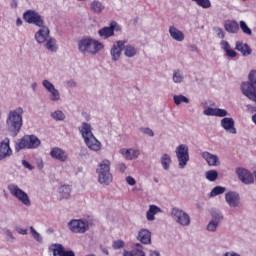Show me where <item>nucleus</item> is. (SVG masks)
I'll list each match as a JSON object with an SVG mask.
<instances>
[{
    "instance_id": "b1692460",
    "label": "nucleus",
    "mask_w": 256,
    "mask_h": 256,
    "mask_svg": "<svg viewBox=\"0 0 256 256\" xmlns=\"http://www.w3.org/2000/svg\"><path fill=\"white\" fill-rule=\"evenodd\" d=\"M235 49L236 51H239L244 57H247L252 53L251 47H249L246 43H243L241 41L236 42Z\"/></svg>"
},
{
    "instance_id": "7c9ffc66",
    "label": "nucleus",
    "mask_w": 256,
    "mask_h": 256,
    "mask_svg": "<svg viewBox=\"0 0 256 256\" xmlns=\"http://www.w3.org/2000/svg\"><path fill=\"white\" fill-rule=\"evenodd\" d=\"M60 200L69 199L71 197V186L70 185H62L59 188Z\"/></svg>"
},
{
    "instance_id": "774afa93",
    "label": "nucleus",
    "mask_w": 256,
    "mask_h": 256,
    "mask_svg": "<svg viewBox=\"0 0 256 256\" xmlns=\"http://www.w3.org/2000/svg\"><path fill=\"white\" fill-rule=\"evenodd\" d=\"M252 121H253V123H255V125H256V114H254V115L252 116Z\"/></svg>"
},
{
    "instance_id": "c756f323",
    "label": "nucleus",
    "mask_w": 256,
    "mask_h": 256,
    "mask_svg": "<svg viewBox=\"0 0 256 256\" xmlns=\"http://www.w3.org/2000/svg\"><path fill=\"white\" fill-rule=\"evenodd\" d=\"M98 35L101 39H109L110 37H114L115 33H113V29H111V26L103 27L98 31Z\"/></svg>"
},
{
    "instance_id": "5701e85b",
    "label": "nucleus",
    "mask_w": 256,
    "mask_h": 256,
    "mask_svg": "<svg viewBox=\"0 0 256 256\" xmlns=\"http://www.w3.org/2000/svg\"><path fill=\"white\" fill-rule=\"evenodd\" d=\"M170 37L174 39V41H184L185 40V34L179 29H177L175 26H170L169 28Z\"/></svg>"
},
{
    "instance_id": "f3484780",
    "label": "nucleus",
    "mask_w": 256,
    "mask_h": 256,
    "mask_svg": "<svg viewBox=\"0 0 256 256\" xmlns=\"http://www.w3.org/2000/svg\"><path fill=\"white\" fill-rule=\"evenodd\" d=\"M225 199L230 207H239V202L241 201L239 193L230 191L225 194Z\"/></svg>"
},
{
    "instance_id": "4d7b16f0",
    "label": "nucleus",
    "mask_w": 256,
    "mask_h": 256,
    "mask_svg": "<svg viewBox=\"0 0 256 256\" xmlns=\"http://www.w3.org/2000/svg\"><path fill=\"white\" fill-rule=\"evenodd\" d=\"M63 256H75V252L73 250H64Z\"/></svg>"
},
{
    "instance_id": "9d476101",
    "label": "nucleus",
    "mask_w": 256,
    "mask_h": 256,
    "mask_svg": "<svg viewBox=\"0 0 256 256\" xmlns=\"http://www.w3.org/2000/svg\"><path fill=\"white\" fill-rule=\"evenodd\" d=\"M68 227L72 233H87L89 231V223L82 219L71 220Z\"/></svg>"
},
{
    "instance_id": "09e8293b",
    "label": "nucleus",
    "mask_w": 256,
    "mask_h": 256,
    "mask_svg": "<svg viewBox=\"0 0 256 256\" xmlns=\"http://www.w3.org/2000/svg\"><path fill=\"white\" fill-rule=\"evenodd\" d=\"M30 231L32 233L33 238L36 241H42L41 235L38 233L37 230H35V228L33 226L30 227Z\"/></svg>"
},
{
    "instance_id": "cd10ccee",
    "label": "nucleus",
    "mask_w": 256,
    "mask_h": 256,
    "mask_svg": "<svg viewBox=\"0 0 256 256\" xmlns=\"http://www.w3.org/2000/svg\"><path fill=\"white\" fill-rule=\"evenodd\" d=\"M161 208L156 205H150L148 211L146 212L147 221H155V216L157 213H161Z\"/></svg>"
},
{
    "instance_id": "79ce46f5",
    "label": "nucleus",
    "mask_w": 256,
    "mask_h": 256,
    "mask_svg": "<svg viewBox=\"0 0 256 256\" xmlns=\"http://www.w3.org/2000/svg\"><path fill=\"white\" fill-rule=\"evenodd\" d=\"M240 29L243 31V33H245V35H253L251 28L247 26V23H245V21H240Z\"/></svg>"
},
{
    "instance_id": "c9c22d12",
    "label": "nucleus",
    "mask_w": 256,
    "mask_h": 256,
    "mask_svg": "<svg viewBox=\"0 0 256 256\" xmlns=\"http://www.w3.org/2000/svg\"><path fill=\"white\" fill-rule=\"evenodd\" d=\"M161 165L166 171L169 170L171 165V156L169 154H163L161 157Z\"/></svg>"
},
{
    "instance_id": "72a5a7b5",
    "label": "nucleus",
    "mask_w": 256,
    "mask_h": 256,
    "mask_svg": "<svg viewBox=\"0 0 256 256\" xmlns=\"http://www.w3.org/2000/svg\"><path fill=\"white\" fill-rule=\"evenodd\" d=\"M90 9L94 13H101L103 9H105V6H103V4L100 1L95 0L90 4Z\"/></svg>"
},
{
    "instance_id": "49530a36",
    "label": "nucleus",
    "mask_w": 256,
    "mask_h": 256,
    "mask_svg": "<svg viewBox=\"0 0 256 256\" xmlns=\"http://www.w3.org/2000/svg\"><path fill=\"white\" fill-rule=\"evenodd\" d=\"M113 249H123L125 242L123 240H115L112 244Z\"/></svg>"
},
{
    "instance_id": "69168bd1",
    "label": "nucleus",
    "mask_w": 256,
    "mask_h": 256,
    "mask_svg": "<svg viewBox=\"0 0 256 256\" xmlns=\"http://www.w3.org/2000/svg\"><path fill=\"white\" fill-rule=\"evenodd\" d=\"M197 46L196 45H192V46H190V51H192V52H196L197 51Z\"/></svg>"
},
{
    "instance_id": "bb28decb",
    "label": "nucleus",
    "mask_w": 256,
    "mask_h": 256,
    "mask_svg": "<svg viewBox=\"0 0 256 256\" xmlns=\"http://www.w3.org/2000/svg\"><path fill=\"white\" fill-rule=\"evenodd\" d=\"M220 47L221 49H223V51H225L227 57H237V52H235V50L231 49V45L229 44V42H227V40H222L220 42Z\"/></svg>"
},
{
    "instance_id": "8fccbe9b",
    "label": "nucleus",
    "mask_w": 256,
    "mask_h": 256,
    "mask_svg": "<svg viewBox=\"0 0 256 256\" xmlns=\"http://www.w3.org/2000/svg\"><path fill=\"white\" fill-rule=\"evenodd\" d=\"M110 29H112V33H115V31H121V26L117 22L112 21L110 23Z\"/></svg>"
},
{
    "instance_id": "412c9836",
    "label": "nucleus",
    "mask_w": 256,
    "mask_h": 256,
    "mask_svg": "<svg viewBox=\"0 0 256 256\" xmlns=\"http://www.w3.org/2000/svg\"><path fill=\"white\" fill-rule=\"evenodd\" d=\"M123 256H145L143 245L136 243L131 251L124 250Z\"/></svg>"
},
{
    "instance_id": "338daca9",
    "label": "nucleus",
    "mask_w": 256,
    "mask_h": 256,
    "mask_svg": "<svg viewBox=\"0 0 256 256\" xmlns=\"http://www.w3.org/2000/svg\"><path fill=\"white\" fill-rule=\"evenodd\" d=\"M101 251H102V253H104L105 255H109V250H107V248H102Z\"/></svg>"
},
{
    "instance_id": "c85d7f7f",
    "label": "nucleus",
    "mask_w": 256,
    "mask_h": 256,
    "mask_svg": "<svg viewBox=\"0 0 256 256\" xmlns=\"http://www.w3.org/2000/svg\"><path fill=\"white\" fill-rule=\"evenodd\" d=\"M227 33H239V23L235 20H229L224 24Z\"/></svg>"
},
{
    "instance_id": "473e14b6",
    "label": "nucleus",
    "mask_w": 256,
    "mask_h": 256,
    "mask_svg": "<svg viewBox=\"0 0 256 256\" xmlns=\"http://www.w3.org/2000/svg\"><path fill=\"white\" fill-rule=\"evenodd\" d=\"M124 47V55L126 57H135L137 55V48L132 45H126Z\"/></svg>"
},
{
    "instance_id": "2f4dec72",
    "label": "nucleus",
    "mask_w": 256,
    "mask_h": 256,
    "mask_svg": "<svg viewBox=\"0 0 256 256\" xmlns=\"http://www.w3.org/2000/svg\"><path fill=\"white\" fill-rule=\"evenodd\" d=\"M50 249L53 253V256H63L65 253V247L63 244H53Z\"/></svg>"
},
{
    "instance_id": "ea45409f",
    "label": "nucleus",
    "mask_w": 256,
    "mask_h": 256,
    "mask_svg": "<svg viewBox=\"0 0 256 256\" xmlns=\"http://www.w3.org/2000/svg\"><path fill=\"white\" fill-rule=\"evenodd\" d=\"M51 117L55 119V121H64L65 113H63L61 110H57L51 114Z\"/></svg>"
},
{
    "instance_id": "2eb2a0df",
    "label": "nucleus",
    "mask_w": 256,
    "mask_h": 256,
    "mask_svg": "<svg viewBox=\"0 0 256 256\" xmlns=\"http://www.w3.org/2000/svg\"><path fill=\"white\" fill-rule=\"evenodd\" d=\"M203 159L209 165V167H219L221 165V161L219 160V156L212 154L208 151L202 153Z\"/></svg>"
},
{
    "instance_id": "de8ad7c7",
    "label": "nucleus",
    "mask_w": 256,
    "mask_h": 256,
    "mask_svg": "<svg viewBox=\"0 0 256 256\" xmlns=\"http://www.w3.org/2000/svg\"><path fill=\"white\" fill-rule=\"evenodd\" d=\"M42 85L47 91H53V89H55V86L49 80H43Z\"/></svg>"
},
{
    "instance_id": "603ef678",
    "label": "nucleus",
    "mask_w": 256,
    "mask_h": 256,
    "mask_svg": "<svg viewBox=\"0 0 256 256\" xmlns=\"http://www.w3.org/2000/svg\"><path fill=\"white\" fill-rule=\"evenodd\" d=\"M117 169L120 173H125V171H127V166L124 163H120L118 164Z\"/></svg>"
},
{
    "instance_id": "c03bdc74",
    "label": "nucleus",
    "mask_w": 256,
    "mask_h": 256,
    "mask_svg": "<svg viewBox=\"0 0 256 256\" xmlns=\"http://www.w3.org/2000/svg\"><path fill=\"white\" fill-rule=\"evenodd\" d=\"M173 81L174 83H181L183 81V74H181V71L174 70Z\"/></svg>"
},
{
    "instance_id": "0e129e2a",
    "label": "nucleus",
    "mask_w": 256,
    "mask_h": 256,
    "mask_svg": "<svg viewBox=\"0 0 256 256\" xmlns=\"http://www.w3.org/2000/svg\"><path fill=\"white\" fill-rule=\"evenodd\" d=\"M16 25H17L18 27H21V25H23V20H21V18H17V20H16Z\"/></svg>"
},
{
    "instance_id": "052dcab7",
    "label": "nucleus",
    "mask_w": 256,
    "mask_h": 256,
    "mask_svg": "<svg viewBox=\"0 0 256 256\" xmlns=\"http://www.w3.org/2000/svg\"><path fill=\"white\" fill-rule=\"evenodd\" d=\"M6 235L10 237V239H15V236H13V232H11V230H7Z\"/></svg>"
},
{
    "instance_id": "6e6d98bb",
    "label": "nucleus",
    "mask_w": 256,
    "mask_h": 256,
    "mask_svg": "<svg viewBox=\"0 0 256 256\" xmlns=\"http://www.w3.org/2000/svg\"><path fill=\"white\" fill-rule=\"evenodd\" d=\"M22 164L24 167H26V169H29L30 171H32L33 166L29 162H27L26 160H23Z\"/></svg>"
},
{
    "instance_id": "9b49d317",
    "label": "nucleus",
    "mask_w": 256,
    "mask_h": 256,
    "mask_svg": "<svg viewBox=\"0 0 256 256\" xmlns=\"http://www.w3.org/2000/svg\"><path fill=\"white\" fill-rule=\"evenodd\" d=\"M236 175L238 176V179L244 183V185H251L252 183H255V176L253 173H251V171L245 168H237Z\"/></svg>"
},
{
    "instance_id": "e433bc0d",
    "label": "nucleus",
    "mask_w": 256,
    "mask_h": 256,
    "mask_svg": "<svg viewBox=\"0 0 256 256\" xmlns=\"http://www.w3.org/2000/svg\"><path fill=\"white\" fill-rule=\"evenodd\" d=\"M194 3L198 5V7H202V9H209L211 7L210 0H192Z\"/></svg>"
},
{
    "instance_id": "ddd939ff",
    "label": "nucleus",
    "mask_w": 256,
    "mask_h": 256,
    "mask_svg": "<svg viewBox=\"0 0 256 256\" xmlns=\"http://www.w3.org/2000/svg\"><path fill=\"white\" fill-rule=\"evenodd\" d=\"M50 157H52V159H56V161L65 163V161L69 159V154H67V151L63 150L62 148L53 147L50 151Z\"/></svg>"
},
{
    "instance_id": "58836bf2",
    "label": "nucleus",
    "mask_w": 256,
    "mask_h": 256,
    "mask_svg": "<svg viewBox=\"0 0 256 256\" xmlns=\"http://www.w3.org/2000/svg\"><path fill=\"white\" fill-rule=\"evenodd\" d=\"M175 105H181V103H189V98L183 95H175L173 97Z\"/></svg>"
},
{
    "instance_id": "864d4df0",
    "label": "nucleus",
    "mask_w": 256,
    "mask_h": 256,
    "mask_svg": "<svg viewBox=\"0 0 256 256\" xmlns=\"http://www.w3.org/2000/svg\"><path fill=\"white\" fill-rule=\"evenodd\" d=\"M126 182L128 183V185H136L137 181H135V178H133L132 176H128L126 177Z\"/></svg>"
},
{
    "instance_id": "f8f14e48",
    "label": "nucleus",
    "mask_w": 256,
    "mask_h": 256,
    "mask_svg": "<svg viewBox=\"0 0 256 256\" xmlns=\"http://www.w3.org/2000/svg\"><path fill=\"white\" fill-rule=\"evenodd\" d=\"M11 140L9 138H5L0 142V161L4 159H9L11 155H13V149H11Z\"/></svg>"
},
{
    "instance_id": "f03ea898",
    "label": "nucleus",
    "mask_w": 256,
    "mask_h": 256,
    "mask_svg": "<svg viewBox=\"0 0 256 256\" xmlns=\"http://www.w3.org/2000/svg\"><path fill=\"white\" fill-rule=\"evenodd\" d=\"M6 123L8 130L17 135L21 131V127H23V108L19 107L10 111Z\"/></svg>"
},
{
    "instance_id": "aec40b11",
    "label": "nucleus",
    "mask_w": 256,
    "mask_h": 256,
    "mask_svg": "<svg viewBox=\"0 0 256 256\" xmlns=\"http://www.w3.org/2000/svg\"><path fill=\"white\" fill-rule=\"evenodd\" d=\"M37 43H45L49 39V28L41 26V29L35 34Z\"/></svg>"
},
{
    "instance_id": "13d9d810",
    "label": "nucleus",
    "mask_w": 256,
    "mask_h": 256,
    "mask_svg": "<svg viewBox=\"0 0 256 256\" xmlns=\"http://www.w3.org/2000/svg\"><path fill=\"white\" fill-rule=\"evenodd\" d=\"M20 235H27V229L17 228L16 230Z\"/></svg>"
},
{
    "instance_id": "e2e57ef3",
    "label": "nucleus",
    "mask_w": 256,
    "mask_h": 256,
    "mask_svg": "<svg viewBox=\"0 0 256 256\" xmlns=\"http://www.w3.org/2000/svg\"><path fill=\"white\" fill-rule=\"evenodd\" d=\"M17 0H12V2H11V7H12V9H17Z\"/></svg>"
},
{
    "instance_id": "6e6552de",
    "label": "nucleus",
    "mask_w": 256,
    "mask_h": 256,
    "mask_svg": "<svg viewBox=\"0 0 256 256\" xmlns=\"http://www.w3.org/2000/svg\"><path fill=\"white\" fill-rule=\"evenodd\" d=\"M171 215L174 221L179 223V225H182L183 227L191 225V216H189L187 212L179 208H172Z\"/></svg>"
},
{
    "instance_id": "39448f33",
    "label": "nucleus",
    "mask_w": 256,
    "mask_h": 256,
    "mask_svg": "<svg viewBox=\"0 0 256 256\" xmlns=\"http://www.w3.org/2000/svg\"><path fill=\"white\" fill-rule=\"evenodd\" d=\"M41 146V140L35 135H25L15 144V152L19 153L22 149H37Z\"/></svg>"
},
{
    "instance_id": "a19ab883",
    "label": "nucleus",
    "mask_w": 256,
    "mask_h": 256,
    "mask_svg": "<svg viewBox=\"0 0 256 256\" xmlns=\"http://www.w3.org/2000/svg\"><path fill=\"white\" fill-rule=\"evenodd\" d=\"M218 177L219 173H217L216 170H210L206 172V179H208V181H217Z\"/></svg>"
},
{
    "instance_id": "4468645a",
    "label": "nucleus",
    "mask_w": 256,
    "mask_h": 256,
    "mask_svg": "<svg viewBox=\"0 0 256 256\" xmlns=\"http://www.w3.org/2000/svg\"><path fill=\"white\" fill-rule=\"evenodd\" d=\"M126 41L119 40L117 43L113 44V47L110 51V55L113 61H119L121 58V52L123 51V47H125Z\"/></svg>"
},
{
    "instance_id": "37998d69",
    "label": "nucleus",
    "mask_w": 256,
    "mask_h": 256,
    "mask_svg": "<svg viewBox=\"0 0 256 256\" xmlns=\"http://www.w3.org/2000/svg\"><path fill=\"white\" fill-rule=\"evenodd\" d=\"M49 93H51V95H50V100L51 101H59V99H61V95L59 94V90L53 88L51 91H49Z\"/></svg>"
},
{
    "instance_id": "5fc2aeb1",
    "label": "nucleus",
    "mask_w": 256,
    "mask_h": 256,
    "mask_svg": "<svg viewBox=\"0 0 256 256\" xmlns=\"http://www.w3.org/2000/svg\"><path fill=\"white\" fill-rule=\"evenodd\" d=\"M142 131L143 133H145V135H149V137H153L155 135V133H153V130H151V128H143Z\"/></svg>"
},
{
    "instance_id": "3c124183",
    "label": "nucleus",
    "mask_w": 256,
    "mask_h": 256,
    "mask_svg": "<svg viewBox=\"0 0 256 256\" xmlns=\"http://www.w3.org/2000/svg\"><path fill=\"white\" fill-rule=\"evenodd\" d=\"M214 30L216 31L219 39H225V31H223V28H215Z\"/></svg>"
},
{
    "instance_id": "f257e3e1",
    "label": "nucleus",
    "mask_w": 256,
    "mask_h": 256,
    "mask_svg": "<svg viewBox=\"0 0 256 256\" xmlns=\"http://www.w3.org/2000/svg\"><path fill=\"white\" fill-rule=\"evenodd\" d=\"M78 49L80 53H83L84 55H97L99 51L105 49V46L103 43L99 42V40L85 37L78 42Z\"/></svg>"
},
{
    "instance_id": "4c0bfd02",
    "label": "nucleus",
    "mask_w": 256,
    "mask_h": 256,
    "mask_svg": "<svg viewBox=\"0 0 256 256\" xmlns=\"http://www.w3.org/2000/svg\"><path fill=\"white\" fill-rule=\"evenodd\" d=\"M225 193V187L216 186L210 192V197H217V195H223Z\"/></svg>"
},
{
    "instance_id": "dca6fc26",
    "label": "nucleus",
    "mask_w": 256,
    "mask_h": 256,
    "mask_svg": "<svg viewBox=\"0 0 256 256\" xmlns=\"http://www.w3.org/2000/svg\"><path fill=\"white\" fill-rule=\"evenodd\" d=\"M221 127H223V129H225L227 133L237 135V129L235 128V120H233V118H223L221 120Z\"/></svg>"
},
{
    "instance_id": "1a4fd4ad",
    "label": "nucleus",
    "mask_w": 256,
    "mask_h": 256,
    "mask_svg": "<svg viewBox=\"0 0 256 256\" xmlns=\"http://www.w3.org/2000/svg\"><path fill=\"white\" fill-rule=\"evenodd\" d=\"M176 156L179 163L180 169H185L187 163H189V147L185 144H180L176 148Z\"/></svg>"
},
{
    "instance_id": "f704fd0d",
    "label": "nucleus",
    "mask_w": 256,
    "mask_h": 256,
    "mask_svg": "<svg viewBox=\"0 0 256 256\" xmlns=\"http://www.w3.org/2000/svg\"><path fill=\"white\" fill-rule=\"evenodd\" d=\"M220 219H221V216H219V214H217V216L213 215V219L207 226L208 231H216L217 225H219Z\"/></svg>"
},
{
    "instance_id": "680f3d73",
    "label": "nucleus",
    "mask_w": 256,
    "mask_h": 256,
    "mask_svg": "<svg viewBox=\"0 0 256 256\" xmlns=\"http://www.w3.org/2000/svg\"><path fill=\"white\" fill-rule=\"evenodd\" d=\"M150 256H161V254L158 251H150Z\"/></svg>"
},
{
    "instance_id": "bf43d9fd",
    "label": "nucleus",
    "mask_w": 256,
    "mask_h": 256,
    "mask_svg": "<svg viewBox=\"0 0 256 256\" xmlns=\"http://www.w3.org/2000/svg\"><path fill=\"white\" fill-rule=\"evenodd\" d=\"M224 256H241V255H239V254H237V253H235V252H226V253L224 254Z\"/></svg>"
},
{
    "instance_id": "a211bd4d",
    "label": "nucleus",
    "mask_w": 256,
    "mask_h": 256,
    "mask_svg": "<svg viewBox=\"0 0 256 256\" xmlns=\"http://www.w3.org/2000/svg\"><path fill=\"white\" fill-rule=\"evenodd\" d=\"M84 142L88 149L91 151H101V142L97 140V138L94 136H90L89 138L84 139Z\"/></svg>"
},
{
    "instance_id": "0eeeda50",
    "label": "nucleus",
    "mask_w": 256,
    "mask_h": 256,
    "mask_svg": "<svg viewBox=\"0 0 256 256\" xmlns=\"http://www.w3.org/2000/svg\"><path fill=\"white\" fill-rule=\"evenodd\" d=\"M23 19L26 23L30 25H36V27H43L45 25V21L43 20V16L34 10H28L23 14Z\"/></svg>"
},
{
    "instance_id": "4be33fe9",
    "label": "nucleus",
    "mask_w": 256,
    "mask_h": 256,
    "mask_svg": "<svg viewBox=\"0 0 256 256\" xmlns=\"http://www.w3.org/2000/svg\"><path fill=\"white\" fill-rule=\"evenodd\" d=\"M138 241L143 245H149L151 243V231L148 229H142L138 234Z\"/></svg>"
},
{
    "instance_id": "6ab92c4d",
    "label": "nucleus",
    "mask_w": 256,
    "mask_h": 256,
    "mask_svg": "<svg viewBox=\"0 0 256 256\" xmlns=\"http://www.w3.org/2000/svg\"><path fill=\"white\" fill-rule=\"evenodd\" d=\"M204 115H208L209 117H227V110L208 107L204 110Z\"/></svg>"
},
{
    "instance_id": "a18cd8bd",
    "label": "nucleus",
    "mask_w": 256,
    "mask_h": 256,
    "mask_svg": "<svg viewBox=\"0 0 256 256\" xmlns=\"http://www.w3.org/2000/svg\"><path fill=\"white\" fill-rule=\"evenodd\" d=\"M46 49L48 51H57V46L55 45V39L50 38L46 43Z\"/></svg>"
},
{
    "instance_id": "393cba45",
    "label": "nucleus",
    "mask_w": 256,
    "mask_h": 256,
    "mask_svg": "<svg viewBox=\"0 0 256 256\" xmlns=\"http://www.w3.org/2000/svg\"><path fill=\"white\" fill-rule=\"evenodd\" d=\"M122 155L125 156V158L128 161H133V159H137L141 155V152L139 150L135 149H122L121 150Z\"/></svg>"
},
{
    "instance_id": "7ed1b4c3",
    "label": "nucleus",
    "mask_w": 256,
    "mask_h": 256,
    "mask_svg": "<svg viewBox=\"0 0 256 256\" xmlns=\"http://www.w3.org/2000/svg\"><path fill=\"white\" fill-rule=\"evenodd\" d=\"M98 174V183L101 185H111L113 183V174H111V161L103 160L96 170Z\"/></svg>"
},
{
    "instance_id": "20e7f679",
    "label": "nucleus",
    "mask_w": 256,
    "mask_h": 256,
    "mask_svg": "<svg viewBox=\"0 0 256 256\" xmlns=\"http://www.w3.org/2000/svg\"><path fill=\"white\" fill-rule=\"evenodd\" d=\"M241 91L245 97L256 103V70L250 71L248 82H242Z\"/></svg>"
},
{
    "instance_id": "a878e982",
    "label": "nucleus",
    "mask_w": 256,
    "mask_h": 256,
    "mask_svg": "<svg viewBox=\"0 0 256 256\" xmlns=\"http://www.w3.org/2000/svg\"><path fill=\"white\" fill-rule=\"evenodd\" d=\"M79 131L83 137V139H88L89 137H93V132H92V128H91V124L87 123V122H83L82 123V127L79 128Z\"/></svg>"
},
{
    "instance_id": "423d86ee",
    "label": "nucleus",
    "mask_w": 256,
    "mask_h": 256,
    "mask_svg": "<svg viewBox=\"0 0 256 256\" xmlns=\"http://www.w3.org/2000/svg\"><path fill=\"white\" fill-rule=\"evenodd\" d=\"M8 191L13 195V197H16L18 201L23 203V205H26V207H31V200L29 199V195L25 193L19 186L16 184H9L8 185Z\"/></svg>"
}]
</instances>
